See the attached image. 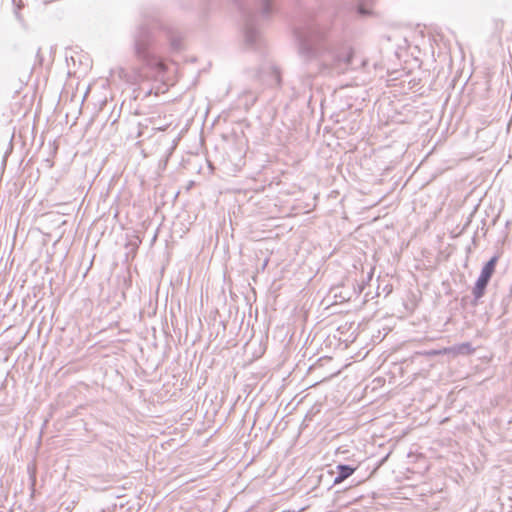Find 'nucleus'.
Instances as JSON below:
<instances>
[{"mask_svg": "<svg viewBox=\"0 0 512 512\" xmlns=\"http://www.w3.org/2000/svg\"><path fill=\"white\" fill-rule=\"evenodd\" d=\"M295 37L302 64L299 83L292 87L296 96L310 91L318 75L336 76L350 69L352 49L343 47L339 50L326 25L318 22L301 25L295 29Z\"/></svg>", "mask_w": 512, "mask_h": 512, "instance_id": "1", "label": "nucleus"}, {"mask_svg": "<svg viewBox=\"0 0 512 512\" xmlns=\"http://www.w3.org/2000/svg\"><path fill=\"white\" fill-rule=\"evenodd\" d=\"M275 10V0H256V13H250L245 18L244 42L247 47H256L261 41L257 17L268 20Z\"/></svg>", "mask_w": 512, "mask_h": 512, "instance_id": "2", "label": "nucleus"}, {"mask_svg": "<svg viewBox=\"0 0 512 512\" xmlns=\"http://www.w3.org/2000/svg\"><path fill=\"white\" fill-rule=\"evenodd\" d=\"M361 291L362 290H341L333 296L328 294L323 298L322 304L325 305L326 308L343 304H353V306L357 308L359 306L358 302Z\"/></svg>", "mask_w": 512, "mask_h": 512, "instance_id": "3", "label": "nucleus"}, {"mask_svg": "<svg viewBox=\"0 0 512 512\" xmlns=\"http://www.w3.org/2000/svg\"><path fill=\"white\" fill-rule=\"evenodd\" d=\"M497 263V257H492L482 268L481 274L476 281L474 288H486L488 285L493 273L495 272V267Z\"/></svg>", "mask_w": 512, "mask_h": 512, "instance_id": "4", "label": "nucleus"}, {"mask_svg": "<svg viewBox=\"0 0 512 512\" xmlns=\"http://www.w3.org/2000/svg\"><path fill=\"white\" fill-rule=\"evenodd\" d=\"M136 54L139 58L145 61L148 65H158L156 59L152 58L148 52L147 45L144 42L137 41L135 46Z\"/></svg>", "mask_w": 512, "mask_h": 512, "instance_id": "5", "label": "nucleus"}, {"mask_svg": "<svg viewBox=\"0 0 512 512\" xmlns=\"http://www.w3.org/2000/svg\"><path fill=\"white\" fill-rule=\"evenodd\" d=\"M474 351L469 342L461 343L452 347L445 348L448 354L456 355H469Z\"/></svg>", "mask_w": 512, "mask_h": 512, "instance_id": "6", "label": "nucleus"}, {"mask_svg": "<svg viewBox=\"0 0 512 512\" xmlns=\"http://www.w3.org/2000/svg\"><path fill=\"white\" fill-rule=\"evenodd\" d=\"M337 469H338V475L336 476V478L334 480L335 484L341 483L346 478L351 476L356 468L352 467L350 465L340 464L337 466Z\"/></svg>", "mask_w": 512, "mask_h": 512, "instance_id": "7", "label": "nucleus"}, {"mask_svg": "<svg viewBox=\"0 0 512 512\" xmlns=\"http://www.w3.org/2000/svg\"><path fill=\"white\" fill-rule=\"evenodd\" d=\"M28 112H29V107L23 106L22 104H20L17 108L13 109L14 114H22L25 116V115H27Z\"/></svg>", "mask_w": 512, "mask_h": 512, "instance_id": "8", "label": "nucleus"}, {"mask_svg": "<svg viewBox=\"0 0 512 512\" xmlns=\"http://www.w3.org/2000/svg\"><path fill=\"white\" fill-rule=\"evenodd\" d=\"M443 354H448V352H445V348L440 349V350H430V351L425 352V355H428V356H437V355H443Z\"/></svg>", "mask_w": 512, "mask_h": 512, "instance_id": "9", "label": "nucleus"}, {"mask_svg": "<svg viewBox=\"0 0 512 512\" xmlns=\"http://www.w3.org/2000/svg\"><path fill=\"white\" fill-rule=\"evenodd\" d=\"M357 12H358V14H360L361 16H364V17L370 15V13H371L368 8L364 7L361 4L358 5Z\"/></svg>", "mask_w": 512, "mask_h": 512, "instance_id": "10", "label": "nucleus"}, {"mask_svg": "<svg viewBox=\"0 0 512 512\" xmlns=\"http://www.w3.org/2000/svg\"><path fill=\"white\" fill-rule=\"evenodd\" d=\"M137 137H141L144 134L143 126L140 122H137Z\"/></svg>", "mask_w": 512, "mask_h": 512, "instance_id": "11", "label": "nucleus"}, {"mask_svg": "<svg viewBox=\"0 0 512 512\" xmlns=\"http://www.w3.org/2000/svg\"><path fill=\"white\" fill-rule=\"evenodd\" d=\"M476 299L481 298L484 295L485 290H473Z\"/></svg>", "mask_w": 512, "mask_h": 512, "instance_id": "12", "label": "nucleus"}, {"mask_svg": "<svg viewBox=\"0 0 512 512\" xmlns=\"http://www.w3.org/2000/svg\"><path fill=\"white\" fill-rule=\"evenodd\" d=\"M138 242H140L139 238L136 237L135 240L130 239V248L133 246H137Z\"/></svg>", "mask_w": 512, "mask_h": 512, "instance_id": "13", "label": "nucleus"}, {"mask_svg": "<svg viewBox=\"0 0 512 512\" xmlns=\"http://www.w3.org/2000/svg\"><path fill=\"white\" fill-rule=\"evenodd\" d=\"M138 151L140 154L143 152L140 146V142H137L135 145V152Z\"/></svg>", "mask_w": 512, "mask_h": 512, "instance_id": "14", "label": "nucleus"}, {"mask_svg": "<svg viewBox=\"0 0 512 512\" xmlns=\"http://www.w3.org/2000/svg\"><path fill=\"white\" fill-rule=\"evenodd\" d=\"M275 78H276L277 83L280 84L281 77H280L279 73H275Z\"/></svg>", "mask_w": 512, "mask_h": 512, "instance_id": "15", "label": "nucleus"}]
</instances>
